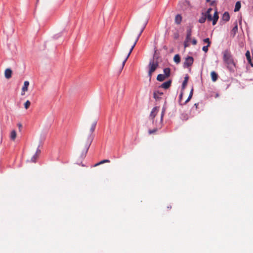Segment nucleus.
I'll list each match as a JSON object with an SVG mask.
<instances>
[{"instance_id": "f257e3e1", "label": "nucleus", "mask_w": 253, "mask_h": 253, "mask_svg": "<svg viewBox=\"0 0 253 253\" xmlns=\"http://www.w3.org/2000/svg\"><path fill=\"white\" fill-rule=\"evenodd\" d=\"M223 59L226 65L227 68L230 71L234 72L236 64L234 61L230 51L225 50L223 52Z\"/></svg>"}, {"instance_id": "f03ea898", "label": "nucleus", "mask_w": 253, "mask_h": 253, "mask_svg": "<svg viewBox=\"0 0 253 253\" xmlns=\"http://www.w3.org/2000/svg\"><path fill=\"white\" fill-rule=\"evenodd\" d=\"M97 124V122L94 121L91 124V127L90 128V132L89 134L86 138V140L84 144V148L83 149V152L84 154H83V156H85L88 150V149L92 142L93 139V136L92 135V133L94 132L95 127Z\"/></svg>"}, {"instance_id": "7ed1b4c3", "label": "nucleus", "mask_w": 253, "mask_h": 253, "mask_svg": "<svg viewBox=\"0 0 253 253\" xmlns=\"http://www.w3.org/2000/svg\"><path fill=\"white\" fill-rule=\"evenodd\" d=\"M147 21H146V22L144 23V26L143 27H142V29L141 30L139 34H138V35L137 36V37H136L135 41L134 42L132 45L131 46L130 50H129V52L128 53V54H127L126 56V57L125 59L124 60L123 63H122V69L124 68L125 64H126V61H127V59L128 58L129 56H130L131 52L132 51L133 48H134L137 42H138V40H139V38L140 37V36H141L142 33L143 32V30H144L146 26V24H147Z\"/></svg>"}, {"instance_id": "20e7f679", "label": "nucleus", "mask_w": 253, "mask_h": 253, "mask_svg": "<svg viewBox=\"0 0 253 253\" xmlns=\"http://www.w3.org/2000/svg\"><path fill=\"white\" fill-rule=\"evenodd\" d=\"M148 67L149 68L148 72V76L150 79L151 78L152 73L155 72L157 67H158V63L157 61L154 62V60H151L149 62Z\"/></svg>"}, {"instance_id": "39448f33", "label": "nucleus", "mask_w": 253, "mask_h": 253, "mask_svg": "<svg viewBox=\"0 0 253 253\" xmlns=\"http://www.w3.org/2000/svg\"><path fill=\"white\" fill-rule=\"evenodd\" d=\"M158 112H159V107H155L152 109V110L151 112V113L150 114L149 118L152 121V122L154 125H155L156 121H159V119L157 120V119H155V117Z\"/></svg>"}, {"instance_id": "423d86ee", "label": "nucleus", "mask_w": 253, "mask_h": 253, "mask_svg": "<svg viewBox=\"0 0 253 253\" xmlns=\"http://www.w3.org/2000/svg\"><path fill=\"white\" fill-rule=\"evenodd\" d=\"M165 111L166 108L163 107L161 113V118L159 119V121H156L155 125L159 127H161L162 126L164 114L165 113Z\"/></svg>"}, {"instance_id": "0eeeda50", "label": "nucleus", "mask_w": 253, "mask_h": 253, "mask_svg": "<svg viewBox=\"0 0 253 253\" xmlns=\"http://www.w3.org/2000/svg\"><path fill=\"white\" fill-rule=\"evenodd\" d=\"M194 59L191 56H188L185 59L183 66L184 68H188L190 67L193 63Z\"/></svg>"}, {"instance_id": "6e6552de", "label": "nucleus", "mask_w": 253, "mask_h": 253, "mask_svg": "<svg viewBox=\"0 0 253 253\" xmlns=\"http://www.w3.org/2000/svg\"><path fill=\"white\" fill-rule=\"evenodd\" d=\"M41 153V151L39 149H37L35 155L31 158L30 160H28V161L29 162L36 163L37 160L39 157V155Z\"/></svg>"}, {"instance_id": "1a4fd4ad", "label": "nucleus", "mask_w": 253, "mask_h": 253, "mask_svg": "<svg viewBox=\"0 0 253 253\" xmlns=\"http://www.w3.org/2000/svg\"><path fill=\"white\" fill-rule=\"evenodd\" d=\"M29 85V82L28 81H25L24 83V85L22 88L21 95H24L25 92L28 90V87Z\"/></svg>"}, {"instance_id": "9d476101", "label": "nucleus", "mask_w": 253, "mask_h": 253, "mask_svg": "<svg viewBox=\"0 0 253 253\" xmlns=\"http://www.w3.org/2000/svg\"><path fill=\"white\" fill-rule=\"evenodd\" d=\"M171 84V81L169 80L162 84V85H161V87L165 89H168L170 87Z\"/></svg>"}, {"instance_id": "9b49d317", "label": "nucleus", "mask_w": 253, "mask_h": 253, "mask_svg": "<svg viewBox=\"0 0 253 253\" xmlns=\"http://www.w3.org/2000/svg\"><path fill=\"white\" fill-rule=\"evenodd\" d=\"M11 75H12L11 70L10 69H6L4 72L5 77L6 79H9L11 77Z\"/></svg>"}, {"instance_id": "f8f14e48", "label": "nucleus", "mask_w": 253, "mask_h": 253, "mask_svg": "<svg viewBox=\"0 0 253 253\" xmlns=\"http://www.w3.org/2000/svg\"><path fill=\"white\" fill-rule=\"evenodd\" d=\"M218 19V12L217 11V10H216L214 12L213 17V19H212V25H214L216 24Z\"/></svg>"}, {"instance_id": "ddd939ff", "label": "nucleus", "mask_w": 253, "mask_h": 253, "mask_svg": "<svg viewBox=\"0 0 253 253\" xmlns=\"http://www.w3.org/2000/svg\"><path fill=\"white\" fill-rule=\"evenodd\" d=\"M246 58H247V59L249 62V63L253 67V64L252 62V59H251V55H250V52L249 50H248L246 53Z\"/></svg>"}, {"instance_id": "4468645a", "label": "nucleus", "mask_w": 253, "mask_h": 253, "mask_svg": "<svg viewBox=\"0 0 253 253\" xmlns=\"http://www.w3.org/2000/svg\"><path fill=\"white\" fill-rule=\"evenodd\" d=\"M163 94V92H160L158 91H155L153 93V97L156 99H159L160 98V96Z\"/></svg>"}, {"instance_id": "2eb2a0df", "label": "nucleus", "mask_w": 253, "mask_h": 253, "mask_svg": "<svg viewBox=\"0 0 253 253\" xmlns=\"http://www.w3.org/2000/svg\"><path fill=\"white\" fill-rule=\"evenodd\" d=\"M222 19L226 22L228 21L230 19V15L228 12H225L222 15Z\"/></svg>"}, {"instance_id": "dca6fc26", "label": "nucleus", "mask_w": 253, "mask_h": 253, "mask_svg": "<svg viewBox=\"0 0 253 253\" xmlns=\"http://www.w3.org/2000/svg\"><path fill=\"white\" fill-rule=\"evenodd\" d=\"M211 80L213 82H215L217 80L218 75L214 71H212L211 73Z\"/></svg>"}, {"instance_id": "f3484780", "label": "nucleus", "mask_w": 253, "mask_h": 253, "mask_svg": "<svg viewBox=\"0 0 253 253\" xmlns=\"http://www.w3.org/2000/svg\"><path fill=\"white\" fill-rule=\"evenodd\" d=\"M164 75L165 77L168 78L170 76V69L169 68H166L164 69Z\"/></svg>"}, {"instance_id": "a211bd4d", "label": "nucleus", "mask_w": 253, "mask_h": 253, "mask_svg": "<svg viewBox=\"0 0 253 253\" xmlns=\"http://www.w3.org/2000/svg\"><path fill=\"white\" fill-rule=\"evenodd\" d=\"M17 136L16 132L15 130H13L10 132V138L12 141H14Z\"/></svg>"}, {"instance_id": "6ab92c4d", "label": "nucleus", "mask_w": 253, "mask_h": 253, "mask_svg": "<svg viewBox=\"0 0 253 253\" xmlns=\"http://www.w3.org/2000/svg\"><path fill=\"white\" fill-rule=\"evenodd\" d=\"M191 29H189L187 31V35L186 37V40L187 41H190L191 40Z\"/></svg>"}, {"instance_id": "aec40b11", "label": "nucleus", "mask_w": 253, "mask_h": 253, "mask_svg": "<svg viewBox=\"0 0 253 253\" xmlns=\"http://www.w3.org/2000/svg\"><path fill=\"white\" fill-rule=\"evenodd\" d=\"M167 78L165 77V76L164 74H159L157 76V80L158 81L162 82L165 80Z\"/></svg>"}, {"instance_id": "412c9836", "label": "nucleus", "mask_w": 253, "mask_h": 253, "mask_svg": "<svg viewBox=\"0 0 253 253\" xmlns=\"http://www.w3.org/2000/svg\"><path fill=\"white\" fill-rule=\"evenodd\" d=\"M182 20V17L180 15L177 14L175 17V22L176 24H180Z\"/></svg>"}, {"instance_id": "4be33fe9", "label": "nucleus", "mask_w": 253, "mask_h": 253, "mask_svg": "<svg viewBox=\"0 0 253 253\" xmlns=\"http://www.w3.org/2000/svg\"><path fill=\"white\" fill-rule=\"evenodd\" d=\"M188 79H189V77L188 75H186L185 77H184V80L183 82V83H182V88L184 89L185 88L187 84V83H188Z\"/></svg>"}, {"instance_id": "5701e85b", "label": "nucleus", "mask_w": 253, "mask_h": 253, "mask_svg": "<svg viewBox=\"0 0 253 253\" xmlns=\"http://www.w3.org/2000/svg\"><path fill=\"white\" fill-rule=\"evenodd\" d=\"M155 126H156V127H155L153 129H150L148 130L149 134L151 135V134H155L158 131V129H160L161 128V127H159L157 126L156 125H155Z\"/></svg>"}, {"instance_id": "b1692460", "label": "nucleus", "mask_w": 253, "mask_h": 253, "mask_svg": "<svg viewBox=\"0 0 253 253\" xmlns=\"http://www.w3.org/2000/svg\"><path fill=\"white\" fill-rule=\"evenodd\" d=\"M234 24V27H233V28L232 30V33L234 35H235L238 31L237 22L236 21Z\"/></svg>"}, {"instance_id": "393cba45", "label": "nucleus", "mask_w": 253, "mask_h": 253, "mask_svg": "<svg viewBox=\"0 0 253 253\" xmlns=\"http://www.w3.org/2000/svg\"><path fill=\"white\" fill-rule=\"evenodd\" d=\"M241 2L240 1H237L235 4L234 11L235 12L238 11L240 10V9L241 8Z\"/></svg>"}, {"instance_id": "a878e982", "label": "nucleus", "mask_w": 253, "mask_h": 253, "mask_svg": "<svg viewBox=\"0 0 253 253\" xmlns=\"http://www.w3.org/2000/svg\"><path fill=\"white\" fill-rule=\"evenodd\" d=\"M173 60L176 64H179L180 62V57L178 54L174 55Z\"/></svg>"}, {"instance_id": "bb28decb", "label": "nucleus", "mask_w": 253, "mask_h": 253, "mask_svg": "<svg viewBox=\"0 0 253 253\" xmlns=\"http://www.w3.org/2000/svg\"><path fill=\"white\" fill-rule=\"evenodd\" d=\"M206 20V16L205 15H203L202 17L199 19V22L200 23H204L205 22Z\"/></svg>"}, {"instance_id": "cd10ccee", "label": "nucleus", "mask_w": 253, "mask_h": 253, "mask_svg": "<svg viewBox=\"0 0 253 253\" xmlns=\"http://www.w3.org/2000/svg\"><path fill=\"white\" fill-rule=\"evenodd\" d=\"M31 105V102L29 100L26 101L24 103V107L26 109H28Z\"/></svg>"}, {"instance_id": "c85d7f7f", "label": "nucleus", "mask_w": 253, "mask_h": 253, "mask_svg": "<svg viewBox=\"0 0 253 253\" xmlns=\"http://www.w3.org/2000/svg\"><path fill=\"white\" fill-rule=\"evenodd\" d=\"M181 119L184 121H187L188 119V115L187 114H182Z\"/></svg>"}, {"instance_id": "c756f323", "label": "nucleus", "mask_w": 253, "mask_h": 253, "mask_svg": "<svg viewBox=\"0 0 253 253\" xmlns=\"http://www.w3.org/2000/svg\"><path fill=\"white\" fill-rule=\"evenodd\" d=\"M205 15L206 16V19L207 18L208 21H212L213 18L211 14H205Z\"/></svg>"}, {"instance_id": "7c9ffc66", "label": "nucleus", "mask_w": 253, "mask_h": 253, "mask_svg": "<svg viewBox=\"0 0 253 253\" xmlns=\"http://www.w3.org/2000/svg\"><path fill=\"white\" fill-rule=\"evenodd\" d=\"M193 89L192 88V89L191 90V91L190 92L189 97H188L187 99L186 100L185 103H187L190 100V99L191 98V97L193 95Z\"/></svg>"}, {"instance_id": "2f4dec72", "label": "nucleus", "mask_w": 253, "mask_h": 253, "mask_svg": "<svg viewBox=\"0 0 253 253\" xmlns=\"http://www.w3.org/2000/svg\"><path fill=\"white\" fill-rule=\"evenodd\" d=\"M204 42H205V43H208V46H210L211 45V42L210 41V39L209 38H206L204 40Z\"/></svg>"}, {"instance_id": "473e14b6", "label": "nucleus", "mask_w": 253, "mask_h": 253, "mask_svg": "<svg viewBox=\"0 0 253 253\" xmlns=\"http://www.w3.org/2000/svg\"><path fill=\"white\" fill-rule=\"evenodd\" d=\"M210 46H208V45H206V46H204L203 47V50L205 52H207L208 51V47H209Z\"/></svg>"}, {"instance_id": "72a5a7b5", "label": "nucleus", "mask_w": 253, "mask_h": 253, "mask_svg": "<svg viewBox=\"0 0 253 253\" xmlns=\"http://www.w3.org/2000/svg\"><path fill=\"white\" fill-rule=\"evenodd\" d=\"M189 42L190 41H187L186 40L185 41L184 43V47H188L189 45V44L188 43V42Z\"/></svg>"}, {"instance_id": "f704fd0d", "label": "nucleus", "mask_w": 253, "mask_h": 253, "mask_svg": "<svg viewBox=\"0 0 253 253\" xmlns=\"http://www.w3.org/2000/svg\"><path fill=\"white\" fill-rule=\"evenodd\" d=\"M103 164V162L102 161H100V162L98 163H96L94 165V167H97L101 164Z\"/></svg>"}, {"instance_id": "c9c22d12", "label": "nucleus", "mask_w": 253, "mask_h": 253, "mask_svg": "<svg viewBox=\"0 0 253 253\" xmlns=\"http://www.w3.org/2000/svg\"><path fill=\"white\" fill-rule=\"evenodd\" d=\"M212 9L211 8H208L206 14H211L210 13L212 11Z\"/></svg>"}, {"instance_id": "e433bc0d", "label": "nucleus", "mask_w": 253, "mask_h": 253, "mask_svg": "<svg viewBox=\"0 0 253 253\" xmlns=\"http://www.w3.org/2000/svg\"><path fill=\"white\" fill-rule=\"evenodd\" d=\"M192 42L193 45H196L197 43V42L196 39H194L192 40Z\"/></svg>"}, {"instance_id": "4c0bfd02", "label": "nucleus", "mask_w": 253, "mask_h": 253, "mask_svg": "<svg viewBox=\"0 0 253 253\" xmlns=\"http://www.w3.org/2000/svg\"><path fill=\"white\" fill-rule=\"evenodd\" d=\"M17 126H18V128L19 129V130L21 131V128L22 127V125L21 124L19 123L17 124Z\"/></svg>"}, {"instance_id": "58836bf2", "label": "nucleus", "mask_w": 253, "mask_h": 253, "mask_svg": "<svg viewBox=\"0 0 253 253\" xmlns=\"http://www.w3.org/2000/svg\"><path fill=\"white\" fill-rule=\"evenodd\" d=\"M103 164L105 163H109L110 161L109 160H102Z\"/></svg>"}, {"instance_id": "ea45409f", "label": "nucleus", "mask_w": 253, "mask_h": 253, "mask_svg": "<svg viewBox=\"0 0 253 253\" xmlns=\"http://www.w3.org/2000/svg\"><path fill=\"white\" fill-rule=\"evenodd\" d=\"M214 2V1H211V5H213Z\"/></svg>"}, {"instance_id": "a19ab883", "label": "nucleus", "mask_w": 253, "mask_h": 253, "mask_svg": "<svg viewBox=\"0 0 253 253\" xmlns=\"http://www.w3.org/2000/svg\"><path fill=\"white\" fill-rule=\"evenodd\" d=\"M171 206H168V209H171Z\"/></svg>"}, {"instance_id": "79ce46f5", "label": "nucleus", "mask_w": 253, "mask_h": 253, "mask_svg": "<svg viewBox=\"0 0 253 253\" xmlns=\"http://www.w3.org/2000/svg\"><path fill=\"white\" fill-rule=\"evenodd\" d=\"M207 2H210L211 0H206Z\"/></svg>"}, {"instance_id": "37998d69", "label": "nucleus", "mask_w": 253, "mask_h": 253, "mask_svg": "<svg viewBox=\"0 0 253 253\" xmlns=\"http://www.w3.org/2000/svg\"><path fill=\"white\" fill-rule=\"evenodd\" d=\"M195 106H196V107H197V104H195Z\"/></svg>"}]
</instances>
